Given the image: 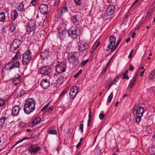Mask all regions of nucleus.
<instances>
[{"mask_svg": "<svg viewBox=\"0 0 155 155\" xmlns=\"http://www.w3.org/2000/svg\"><path fill=\"white\" fill-rule=\"evenodd\" d=\"M123 79H129V77L127 75V74H123Z\"/></svg>", "mask_w": 155, "mask_h": 155, "instance_id": "47", "label": "nucleus"}, {"mask_svg": "<svg viewBox=\"0 0 155 155\" xmlns=\"http://www.w3.org/2000/svg\"><path fill=\"white\" fill-rule=\"evenodd\" d=\"M91 119H88V120L87 121V126L89 127L90 125L91 122Z\"/></svg>", "mask_w": 155, "mask_h": 155, "instance_id": "54", "label": "nucleus"}, {"mask_svg": "<svg viewBox=\"0 0 155 155\" xmlns=\"http://www.w3.org/2000/svg\"><path fill=\"white\" fill-rule=\"evenodd\" d=\"M139 0H136L135 1V2H134V3L133 4L131 5V6L130 7V8L129 9V10H130L131 9H132V7L134 6V5L135 4H136L137 2V1H138Z\"/></svg>", "mask_w": 155, "mask_h": 155, "instance_id": "55", "label": "nucleus"}, {"mask_svg": "<svg viewBox=\"0 0 155 155\" xmlns=\"http://www.w3.org/2000/svg\"><path fill=\"white\" fill-rule=\"evenodd\" d=\"M145 70H146V69H144L143 71H141L140 72V76H142L143 75V74H144V72L145 71Z\"/></svg>", "mask_w": 155, "mask_h": 155, "instance_id": "57", "label": "nucleus"}, {"mask_svg": "<svg viewBox=\"0 0 155 155\" xmlns=\"http://www.w3.org/2000/svg\"><path fill=\"white\" fill-rule=\"evenodd\" d=\"M21 45V42L20 40L18 39H15L11 45L10 48V51L15 52L17 49L19 48Z\"/></svg>", "mask_w": 155, "mask_h": 155, "instance_id": "5", "label": "nucleus"}, {"mask_svg": "<svg viewBox=\"0 0 155 155\" xmlns=\"http://www.w3.org/2000/svg\"><path fill=\"white\" fill-rule=\"evenodd\" d=\"M152 14L153 12L152 10H150L149 11H148L147 13L146 18H149Z\"/></svg>", "mask_w": 155, "mask_h": 155, "instance_id": "32", "label": "nucleus"}, {"mask_svg": "<svg viewBox=\"0 0 155 155\" xmlns=\"http://www.w3.org/2000/svg\"><path fill=\"white\" fill-rule=\"evenodd\" d=\"M48 132L51 134H57V131L55 130H50Z\"/></svg>", "mask_w": 155, "mask_h": 155, "instance_id": "36", "label": "nucleus"}, {"mask_svg": "<svg viewBox=\"0 0 155 155\" xmlns=\"http://www.w3.org/2000/svg\"><path fill=\"white\" fill-rule=\"evenodd\" d=\"M68 33L69 36L73 39H76L80 35L79 26H73L68 31Z\"/></svg>", "mask_w": 155, "mask_h": 155, "instance_id": "3", "label": "nucleus"}, {"mask_svg": "<svg viewBox=\"0 0 155 155\" xmlns=\"http://www.w3.org/2000/svg\"><path fill=\"white\" fill-rule=\"evenodd\" d=\"M56 72L60 74L64 72L66 70L65 66L62 64H58L55 68Z\"/></svg>", "mask_w": 155, "mask_h": 155, "instance_id": "12", "label": "nucleus"}, {"mask_svg": "<svg viewBox=\"0 0 155 155\" xmlns=\"http://www.w3.org/2000/svg\"><path fill=\"white\" fill-rule=\"evenodd\" d=\"M88 60L87 59L86 60L84 61H82V62L81 63V66L83 67L88 62Z\"/></svg>", "mask_w": 155, "mask_h": 155, "instance_id": "37", "label": "nucleus"}, {"mask_svg": "<svg viewBox=\"0 0 155 155\" xmlns=\"http://www.w3.org/2000/svg\"><path fill=\"white\" fill-rule=\"evenodd\" d=\"M20 108L18 105L14 106L12 108V114L13 116H16L19 113Z\"/></svg>", "mask_w": 155, "mask_h": 155, "instance_id": "18", "label": "nucleus"}, {"mask_svg": "<svg viewBox=\"0 0 155 155\" xmlns=\"http://www.w3.org/2000/svg\"><path fill=\"white\" fill-rule=\"evenodd\" d=\"M135 35H136L135 33V32H133L132 33V36H131L132 38H134V36H135Z\"/></svg>", "mask_w": 155, "mask_h": 155, "instance_id": "64", "label": "nucleus"}, {"mask_svg": "<svg viewBox=\"0 0 155 155\" xmlns=\"http://www.w3.org/2000/svg\"><path fill=\"white\" fill-rule=\"evenodd\" d=\"M49 49H46L45 51L42 52L41 54V56L42 58L44 59L47 58L49 55Z\"/></svg>", "mask_w": 155, "mask_h": 155, "instance_id": "19", "label": "nucleus"}, {"mask_svg": "<svg viewBox=\"0 0 155 155\" xmlns=\"http://www.w3.org/2000/svg\"><path fill=\"white\" fill-rule=\"evenodd\" d=\"M35 101L33 99L30 98L27 99L24 107L25 112L29 114L33 112L35 109Z\"/></svg>", "mask_w": 155, "mask_h": 155, "instance_id": "2", "label": "nucleus"}, {"mask_svg": "<svg viewBox=\"0 0 155 155\" xmlns=\"http://www.w3.org/2000/svg\"><path fill=\"white\" fill-rule=\"evenodd\" d=\"M113 97V94L112 93H111L110 94L108 97L107 101L108 103H110L111 102L112 99Z\"/></svg>", "mask_w": 155, "mask_h": 155, "instance_id": "30", "label": "nucleus"}, {"mask_svg": "<svg viewBox=\"0 0 155 155\" xmlns=\"http://www.w3.org/2000/svg\"><path fill=\"white\" fill-rule=\"evenodd\" d=\"M21 76L18 75L17 76H15L11 79V82L15 85H17L20 83Z\"/></svg>", "mask_w": 155, "mask_h": 155, "instance_id": "17", "label": "nucleus"}, {"mask_svg": "<svg viewBox=\"0 0 155 155\" xmlns=\"http://www.w3.org/2000/svg\"><path fill=\"white\" fill-rule=\"evenodd\" d=\"M20 64L19 61L16 62H11L7 63L5 65V68L6 70H10L15 68H19Z\"/></svg>", "mask_w": 155, "mask_h": 155, "instance_id": "8", "label": "nucleus"}, {"mask_svg": "<svg viewBox=\"0 0 155 155\" xmlns=\"http://www.w3.org/2000/svg\"><path fill=\"white\" fill-rule=\"evenodd\" d=\"M137 77V74L136 73L134 74L130 81L135 83Z\"/></svg>", "mask_w": 155, "mask_h": 155, "instance_id": "31", "label": "nucleus"}, {"mask_svg": "<svg viewBox=\"0 0 155 155\" xmlns=\"http://www.w3.org/2000/svg\"><path fill=\"white\" fill-rule=\"evenodd\" d=\"M25 92L23 90H21L19 94H18L19 97H21L25 94Z\"/></svg>", "mask_w": 155, "mask_h": 155, "instance_id": "40", "label": "nucleus"}, {"mask_svg": "<svg viewBox=\"0 0 155 155\" xmlns=\"http://www.w3.org/2000/svg\"><path fill=\"white\" fill-rule=\"evenodd\" d=\"M120 79V78H118V77H116V78L114 79V81L116 82H117L118 80Z\"/></svg>", "mask_w": 155, "mask_h": 155, "instance_id": "59", "label": "nucleus"}, {"mask_svg": "<svg viewBox=\"0 0 155 155\" xmlns=\"http://www.w3.org/2000/svg\"><path fill=\"white\" fill-rule=\"evenodd\" d=\"M116 38L114 36H111L109 38V43L107 45L105 50L108 52L110 49V53L113 52L117 47L120 43L122 39L120 37L117 41L115 45H114L116 42Z\"/></svg>", "mask_w": 155, "mask_h": 155, "instance_id": "1", "label": "nucleus"}, {"mask_svg": "<svg viewBox=\"0 0 155 155\" xmlns=\"http://www.w3.org/2000/svg\"><path fill=\"white\" fill-rule=\"evenodd\" d=\"M49 104V102H48L46 105H45L42 108L41 110L43 111L45 110L47 108V107H48Z\"/></svg>", "mask_w": 155, "mask_h": 155, "instance_id": "45", "label": "nucleus"}, {"mask_svg": "<svg viewBox=\"0 0 155 155\" xmlns=\"http://www.w3.org/2000/svg\"><path fill=\"white\" fill-rule=\"evenodd\" d=\"M16 26L14 24H12L10 27V31L12 32H13L15 29Z\"/></svg>", "mask_w": 155, "mask_h": 155, "instance_id": "27", "label": "nucleus"}, {"mask_svg": "<svg viewBox=\"0 0 155 155\" xmlns=\"http://www.w3.org/2000/svg\"><path fill=\"white\" fill-rule=\"evenodd\" d=\"M35 21L34 19H31L26 26V31L28 32H31L36 28Z\"/></svg>", "mask_w": 155, "mask_h": 155, "instance_id": "9", "label": "nucleus"}, {"mask_svg": "<svg viewBox=\"0 0 155 155\" xmlns=\"http://www.w3.org/2000/svg\"><path fill=\"white\" fill-rule=\"evenodd\" d=\"M81 144V141H79L76 146V148H78Z\"/></svg>", "mask_w": 155, "mask_h": 155, "instance_id": "61", "label": "nucleus"}, {"mask_svg": "<svg viewBox=\"0 0 155 155\" xmlns=\"http://www.w3.org/2000/svg\"><path fill=\"white\" fill-rule=\"evenodd\" d=\"M133 52H134V50L133 49H132L131 51L130 52V53L128 56V57L129 58H130L132 57V54L133 53Z\"/></svg>", "mask_w": 155, "mask_h": 155, "instance_id": "51", "label": "nucleus"}, {"mask_svg": "<svg viewBox=\"0 0 155 155\" xmlns=\"http://www.w3.org/2000/svg\"><path fill=\"white\" fill-rule=\"evenodd\" d=\"M50 83L49 81L47 79H45L42 80L41 82V85L44 89H46L50 86Z\"/></svg>", "mask_w": 155, "mask_h": 155, "instance_id": "14", "label": "nucleus"}, {"mask_svg": "<svg viewBox=\"0 0 155 155\" xmlns=\"http://www.w3.org/2000/svg\"><path fill=\"white\" fill-rule=\"evenodd\" d=\"M143 112L144 108L143 107L140 106L137 108L136 112V120L137 122H140Z\"/></svg>", "mask_w": 155, "mask_h": 155, "instance_id": "6", "label": "nucleus"}, {"mask_svg": "<svg viewBox=\"0 0 155 155\" xmlns=\"http://www.w3.org/2000/svg\"><path fill=\"white\" fill-rule=\"evenodd\" d=\"M31 52L30 50H28L23 55H27V56H31Z\"/></svg>", "mask_w": 155, "mask_h": 155, "instance_id": "42", "label": "nucleus"}, {"mask_svg": "<svg viewBox=\"0 0 155 155\" xmlns=\"http://www.w3.org/2000/svg\"><path fill=\"white\" fill-rule=\"evenodd\" d=\"M150 8L152 9H155V1L153 2L152 5L151 6Z\"/></svg>", "mask_w": 155, "mask_h": 155, "instance_id": "53", "label": "nucleus"}, {"mask_svg": "<svg viewBox=\"0 0 155 155\" xmlns=\"http://www.w3.org/2000/svg\"><path fill=\"white\" fill-rule=\"evenodd\" d=\"M5 120L4 119H0V126H2L3 125V124L5 123Z\"/></svg>", "mask_w": 155, "mask_h": 155, "instance_id": "43", "label": "nucleus"}, {"mask_svg": "<svg viewBox=\"0 0 155 155\" xmlns=\"http://www.w3.org/2000/svg\"><path fill=\"white\" fill-rule=\"evenodd\" d=\"M27 6L25 7L24 4L23 3H21L17 7L18 10H24L26 9Z\"/></svg>", "mask_w": 155, "mask_h": 155, "instance_id": "24", "label": "nucleus"}, {"mask_svg": "<svg viewBox=\"0 0 155 155\" xmlns=\"http://www.w3.org/2000/svg\"><path fill=\"white\" fill-rule=\"evenodd\" d=\"M37 0H32L31 2V4L34 6H35L36 4Z\"/></svg>", "mask_w": 155, "mask_h": 155, "instance_id": "49", "label": "nucleus"}, {"mask_svg": "<svg viewBox=\"0 0 155 155\" xmlns=\"http://www.w3.org/2000/svg\"><path fill=\"white\" fill-rule=\"evenodd\" d=\"M78 47L79 50L84 52L87 51L90 47V46L88 43L81 41L78 45Z\"/></svg>", "mask_w": 155, "mask_h": 155, "instance_id": "10", "label": "nucleus"}, {"mask_svg": "<svg viewBox=\"0 0 155 155\" xmlns=\"http://www.w3.org/2000/svg\"><path fill=\"white\" fill-rule=\"evenodd\" d=\"M114 12V10H106L103 16V18L106 21L110 18V16Z\"/></svg>", "mask_w": 155, "mask_h": 155, "instance_id": "13", "label": "nucleus"}, {"mask_svg": "<svg viewBox=\"0 0 155 155\" xmlns=\"http://www.w3.org/2000/svg\"><path fill=\"white\" fill-rule=\"evenodd\" d=\"M155 77V72L154 71L152 72L149 75V77L150 79H152Z\"/></svg>", "mask_w": 155, "mask_h": 155, "instance_id": "35", "label": "nucleus"}, {"mask_svg": "<svg viewBox=\"0 0 155 155\" xmlns=\"http://www.w3.org/2000/svg\"><path fill=\"white\" fill-rule=\"evenodd\" d=\"M76 54L75 52L71 53L69 54L68 58L69 63L72 64L74 67L78 66L79 63L78 60L76 57Z\"/></svg>", "mask_w": 155, "mask_h": 155, "instance_id": "4", "label": "nucleus"}, {"mask_svg": "<svg viewBox=\"0 0 155 155\" xmlns=\"http://www.w3.org/2000/svg\"><path fill=\"white\" fill-rule=\"evenodd\" d=\"M40 12L43 14L44 15H46V18H47L48 16L49 15H48V12L46 11H45V10H40Z\"/></svg>", "mask_w": 155, "mask_h": 155, "instance_id": "28", "label": "nucleus"}, {"mask_svg": "<svg viewBox=\"0 0 155 155\" xmlns=\"http://www.w3.org/2000/svg\"><path fill=\"white\" fill-rule=\"evenodd\" d=\"M83 127L84 125L83 124H81L79 125V129L81 130L82 133H83Z\"/></svg>", "mask_w": 155, "mask_h": 155, "instance_id": "41", "label": "nucleus"}, {"mask_svg": "<svg viewBox=\"0 0 155 155\" xmlns=\"http://www.w3.org/2000/svg\"><path fill=\"white\" fill-rule=\"evenodd\" d=\"M115 9V6L114 5L110 4L108 6L107 10H114Z\"/></svg>", "mask_w": 155, "mask_h": 155, "instance_id": "29", "label": "nucleus"}, {"mask_svg": "<svg viewBox=\"0 0 155 155\" xmlns=\"http://www.w3.org/2000/svg\"><path fill=\"white\" fill-rule=\"evenodd\" d=\"M89 113L88 119H91L92 117V113L91 109L89 108Z\"/></svg>", "mask_w": 155, "mask_h": 155, "instance_id": "44", "label": "nucleus"}, {"mask_svg": "<svg viewBox=\"0 0 155 155\" xmlns=\"http://www.w3.org/2000/svg\"><path fill=\"white\" fill-rule=\"evenodd\" d=\"M74 1L76 4L78 5H80L82 3L81 0H74Z\"/></svg>", "mask_w": 155, "mask_h": 155, "instance_id": "39", "label": "nucleus"}, {"mask_svg": "<svg viewBox=\"0 0 155 155\" xmlns=\"http://www.w3.org/2000/svg\"><path fill=\"white\" fill-rule=\"evenodd\" d=\"M130 38H128L126 41V43H128V42L130 41Z\"/></svg>", "mask_w": 155, "mask_h": 155, "instance_id": "62", "label": "nucleus"}, {"mask_svg": "<svg viewBox=\"0 0 155 155\" xmlns=\"http://www.w3.org/2000/svg\"><path fill=\"white\" fill-rule=\"evenodd\" d=\"M18 16V14L16 10H13L11 12V17L13 20H15Z\"/></svg>", "mask_w": 155, "mask_h": 155, "instance_id": "20", "label": "nucleus"}, {"mask_svg": "<svg viewBox=\"0 0 155 155\" xmlns=\"http://www.w3.org/2000/svg\"><path fill=\"white\" fill-rule=\"evenodd\" d=\"M71 18L72 22L76 26H79V21L77 20L76 15L72 16Z\"/></svg>", "mask_w": 155, "mask_h": 155, "instance_id": "22", "label": "nucleus"}, {"mask_svg": "<svg viewBox=\"0 0 155 155\" xmlns=\"http://www.w3.org/2000/svg\"><path fill=\"white\" fill-rule=\"evenodd\" d=\"M135 83H133L132 82L130 81V83L129 85L128 89V90H130L131 88L133 87V86L134 85Z\"/></svg>", "mask_w": 155, "mask_h": 155, "instance_id": "34", "label": "nucleus"}, {"mask_svg": "<svg viewBox=\"0 0 155 155\" xmlns=\"http://www.w3.org/2000/svg\"><path fill=\"white\" fill-rule=\"evenodd\" d=\"M82 70H79L78 72H77L75 75L74 76V78H77L78 77L79 74H81L82 73Z\"/></svg>", "mask_w": 155, "mask_h": 155, "instance_id": "38", "label": "nucleus"}, {"mask_svg": "<svg viewBox=\"0 0 155 155\" xmlns=\"http://www.w3.org/2000/svg\"><path fill=\"white\" fill-rule=\"evenodd\" d=\"M134 67L130 65V68L128 69V70L129 71H132L134 69Z\"/></svg>", "mask_w": 155, "mask_h": 155, "instance_id": "58", "label": "nucleus"}, {"mask_svg": "<svg viewBox=\"0 0 155 155\" xmlns=\"http://www.w3.org/2000/svg\"><path fill=\"white\" fill-rule=\"evenodd\" d=\"M54 107L53 106H51L49 107L48 109V111H49L50 110H54Z\"/></svg>", "mask_w": 155, "mask_h": 155, "instance_id": "56", "label": "nucleus"}, {"mask_svg": "<svg viewBox=\"0 0 155 155\" xmlns=\"http://www.w3.org/2000/svg\"><path fill=\"white\" fill-rule=\"evenodd\" d=\"M39 8V10H43L44 9L47 10L48 9V7L46 4H41L40 5Z\"/></svg>", "mask_w": 155, "mask_h": 155, "instance_id": "25", "label": "nucleus"}, {"mask_svg": "<svg viewBox=\"0 0 155 155\" xmlns=\"http://www.w3.org/2000/svg\"><path fill=\"white\" fill-rule=\"evenodd\" d=\"M104 116H105L104 114H103V113H101L100 114L99 116V118L101 120L103 119L104 118Z\"/></svg>", "mask_w": 155, "mask_h": 155, "instance_id": "46", "label": "nucleus"}, {"mask_svg": "<svg viewBox=\"0 0 155 155\" xmlns=\"http://www.w3.org/2000/svg\"><path fill=\"white\" fill-rule=\"evenodd\" d=\"M41 118L39 117H35L33 121H32L31 123V126H32L33 125L38 124L41 121Z\"/></svg>", "mask_w": 155, "mask_h": 155, "instance_id": "21", "label": "nucleus"}, {"mask_svg": "<svg viewBox=\"0 0 155 155\" xmlns=\"http://www.w3.org/2000/svg\"><path fill=\"white\" fill-rule=\"evenodd\" d=\"M18 57L16 55H15L13 58V62H14L15 60H16L18 58Z\"/></svg>", "mask_w": 155, "mask_h": 155, "instance_id": "60", "label": "nucleus"}, {"mask_svg": "<svg viewBox=\"0 0 155 155\" xmlns=\"http://www.w3.org/2000/svg\"><path fill=\"white\" fill-rule=\"evenodd\" d=\"M41 150V147L37 145H31L28 148L29 153L32 154H35Z\"/></svg>", "mask_w": 155, "mask_h": 155, "instance_id": "7", "label": "nucleus"}, {"mask_svg": "<svg viewBox=\"0 0 155 155\" xmlns=\"http://www.w3.org/2000/svg\"><path fill=\"white\" fill-rule=\"evenodd\" d=\"M78 88L76 86H74L71 88L70 92L71 98L73 99L75 97L78 92Z\"/></svg>", "mask_w": 155, "mask_h": 155, "instance_id": "11", "label": "nucleus"}, {"mask_svg": "<svg viewBox=\"0 0 155 155\" xmlns=\"http://www.w3.org/2000/svg\"><path fill=\"white\" fill-rule=\"evenodd\" d=\"M148 153L150 154H155V147H149L148 149Z\"/></svg>", "mask_w": 155, "mask_h": 155, "instance_id": "23", "label": "nucleus"}, {"mask_svg": "<svg viewBox=\"0 0 155 155\" xmlns=\"http://www.w3.org/2000/svg\"><path fill=\"white\" fill-rule=\"evenodd\" d=\"M5 19V15L3 12L0 13V21H3Z\"/></svg>", "mask_w": 155, "mask_h": 155, "instance_id": "26", "label": "nucleus"}, {"mask_svg": "<svg viewBox=\"0 0 155 155\" xmlns=\"http://www.w3.org/2000/svg\"><path fill=\"white\" fill-rule=\"evenodd\" d=\"M107 68V67L105 68L104 69V70L102 71V72L101 74V75H102L104 74V73H105V72L106 71V70Z\"/></svg>", "mask_w": 155, "mask_h": 155, "instance_id": "52", "label": "nucleus"}, {"mask_svg": "<svg viewBox=\"0 0 155 155\" xmlns=\"http://www.w3.org/2000/svg\"><path fill=\"white\" fill-rule=\"evenodd\" d=\"M100 44V42H98L97 44H95L94 46V47L93 48L94 50L97 48L99 45Z\"/></svg>", "mask_w": 155, "mask_h": 155, "instance_id": "50", "label": "nucleus"}, {"mask_svg": "<svg viewBox=\"0 0 155 155\" xmlns=\"http://www.w3.org/2000/svg\"><path fill=\"white\" fill-rule=\"evenodd\" d=\"M67 91L66 90H64L61 93V94H60V95L58 98V100H61V97L63 96H64L67 93Z\"/></svg>", "mask_w": 155, "mask_h": 155, "instance_id": "33", "label": "nucleus"}, {"mask_svg": "<svg viewBox=\"0 0 155 155\" xmlns=\"http://www.w3.org/2000/svg\"><path fill=\"white\" fill-rule=\"evenodd\" d=\"M30 139V137H24V138H23L22 139V140L24 141V140H27V139Z\"/></svg>", "mask_w": 155, "mask_h": 155, "instance_id": "63", "label": "nucleus"}, {"mask_svg": "<svg viewBox=\"0 0 155 155\" xmlns=\"http://www.w3.org/2000/svg\"><path fill=\"white\" fill-rule=\"evenodd\" d=\"M4 103V101L2 99H0V107L2 106Z\"/></svg>", "mask_w": 155, "mask_h": 155, "instance_id": "48", "label": "nucleus"}, {"mask_svg": "<svg viewBox=\"0 0 155 155\" xmlns=\"http://www.w3.org/2000/svg\"><path fill=\"white\" fill-rule=\"evenodd\" d=\"M31 60V56L23 55L22 61L23 64L27 65Z\"/></svg>", "mask_w": 155, "mask_h": 155, "instance_id": "16", "label": "nucleus"}, {"mask_svg": "<svg viewBox=\"0 0 155 155\" xmlns=\"http://www.w3.org/2000/svg\"><path fill=\"white\" fill-rule=\"evenodd\" d=\"M51 71L50 67L48 66L43 67L41 69L40 72L42 74L48 75Z\"/></svg>", "mask_w": 155, "mask_h": 155, "instance_id": "15", "label": "nucleus"}]
</instances>
